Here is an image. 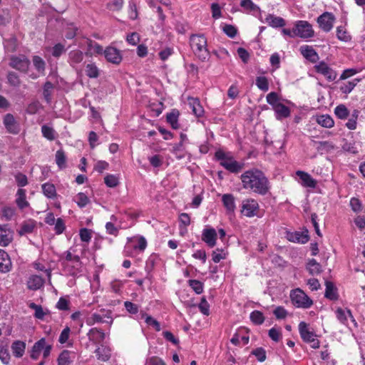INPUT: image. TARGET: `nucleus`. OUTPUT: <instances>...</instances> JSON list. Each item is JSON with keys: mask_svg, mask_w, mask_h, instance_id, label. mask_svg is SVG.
<instances>
[{"mask_svg": "<svg viewBox=\"0 0 365 365\" xmlns=\"http://www.w3.org/2000/svg\"><path fill=\"white\" fill-rule=\"evenodd\" d=\"M301 53L308 61L315 63L319 59L317 53L312 47H302Z\"/></svg>", "mask_w": 365, "mask_h": 365, "instance_id": "nucleus-31", "label": "nucleus"}, {"mask_svg": "<svg viewBox=\"0 0 365 365\" xmlns=\"http://www.w3.org/2000/svg\"><path fill=\"white\" fill-rule=\"evenodd\" d=\"M12 263L9 255L0 249V272L6 273L11 271Z\"/></svg>", "mask_w": 365, "mask_h": 365, "instance_id": "nucleus-22", "label": "nucleus"}, {"mask_svg": "<svg viewBox=\"0 0 365 365\" xmlns=\"http://www.w3.org/2000/svg\"><path fill=\"white\" fill-rule=\"evenodd\" d=\"M259 204L254 199H245L242 202L241 212L247 217H252L257 215Z\"/></svg>", "mask_w": 365, "mask_h": 365, "instance_id": "nucleus-9", "label": "nucleus"}, {"mask_svg": "<svg viewBox=\"0 0 365 365\" xmlns=\"http://www.w3.org/2000/svg\"><path fill=\"white\" fill-rule=\"evenodd\" d=\"M178 116L179 112L177 110H173L170 113L167 114V121L170 124L173 129H178L179 128Z\"/></svg>", "mask_w": 365, "mask_h": 365, "instance_id": "nucleus-37", "label": "nucleus"}, {"mask_svg": "<svg viewBox=\"0 0 365 365\" xmlns=\"http://www.w3.org/2000/svg\"><path fill=\"white\" fill-rule=\"evenodd\" d=\"M44 283V280L38 275H31L27 281V287L31 290L40 289Z\"/></svg>", "mask_w": 365, "mask_h": 365, "instance_id": "nucleus-28", "label": "nucleus"}, {"mask_svg": "<svg viewBox=\"0 0 365 365\" xmlns=\"http://www.w3.org/2000/svg\"><path fill=\"white\" fill-rule=\"evenodd\" d=\"M53 88V85L50 81L45 83L43 86V96L46 101L48 103L51 101V92Z\"/></svg>", "mask_w": 365, "mask_h": 365, "instance_id": "nucleus-58", "label": "nucleus"}, {"mask_svg": "<svg viewBox=\"0 0 365 365\" xmlns=\"http://www.w3.org/2000/svg\"><path fill=\"white\" fill-rule=\"evenodd\" d=\"M336 36L338 39L346 43L351 40L350 34L342 26H338L336 28Z\"/></svg>", "mask_w": 365, "mask_h": 365, "instance_id": "nucleus-46", "label": "nucleus"}, {"mask_svg": "<svg viewBox=\"0 0 365 365\" xmlns=\"http://www.w3.org/2000/svg\"><path fill=\"white\" fill-rule=\"evenodd\" d=\"M90 341L95 344H101L106 338L105 332L96 327L91 329L87 333Z\"/></svg>", "mask_w": 365, "mask_h": 365, "instance_id": "nucleus-20", "label": "nucleus"}, {"mask_svg": "<svg viewBox=\"0 0 365 365\" xmlns=\"http://www.w3.org/2000/svg\"><path fill=\"white\" fill-rule=\"evenodd\" d=\"M307 269L312 275L318 274L322 272V267L314 259H312L307 263Z\"/></svg>", "mask_w": 365, "mask_h": 365, "instance_id": "nucleus-42", "label": "nucleus"}, {"mask_svg": "<svg viewBox=\"0 0 365 365\" xmlns=\"http://www.w3.org/2000/svg\"><path fill=\"white\" fill-rule=\"evenodd\" d=\"M29 307L35 311L34 316L37 319H43L46 314V312L43 309L42 307L35 303H31Z\"/></svg>", "mask_w": 365, "mask_h": 365, "instance_id": "nucleus-50", "label": "nucleus"}, {"mask_svg": "<svg viewBox=\"0 0 365 365\" xmlns=\"http://www.w3.org/2000/svg\"><path fill=\"white\" fill-rule=\"evenodd\" d=\"M96 53L103 54L112 63L119 64L122 61L121 52L116 47H93Z\"/></svg>", "mask_w": 365, "mask_h": 365, "instance_id": "nucleus-6", "label": "nucleus"}, {"mask_svg": "<svg viewBox=\"0 0 365 365\" xmlns=\"http://www.w3.org/2000/svg\"><path fill=\"white\" fill-rule=\"evenodd\" d=\"M188 104L190 107L192 108V113L197 117H201L203 115L204 109L197 98H189Z\"/></svg>", "mask_w": 365, "mask_h": 365, "instance_id": "nucleus-27", "label": "nucleus"}, {"mask_svg": "<svg viewBox=\"0 0 365 365\" xmlns=\"http://www.w3.org/2000/svg\"><path fill=\"white\" fill-rule=\"evenodd\" d=\"M86 73L89 78H97L99 76V70L93 63H88L86 67Z\"/></svg>", "mask_w": 365, "mask_h": 365, "instance_id": "nucleus-52", "label": "nucleus"}, {"mask_svg": "<svg viewBox=\"0 0 365 365\" xmlns=\"http://www.w3.org/2000/svg\"><path fill=\"white\" fill-rule=\"evenodd\" d=\"M190 43V46H207V40L204 35H192Z\"/></svg>", "mask_w": 365, "mask_h": 365, "instance_id": "nucleus-44", "label": "nucleus"}, {"mask_svg": "<svg viewBox=\"0 0 365 365\" xmlns=\"http://www.w3.org/2000/svg\"><path fill=\"white\" fill-rule=\"evenodd\" d=\"M266 100L268 104H269L272 109L276 107L277 105L280 104L279 98L277 93L271 92L268 93L266 96Z\"/></svg>", "mask_w": 365, "mask_h": 365, "instance_id": "nucleus-49", "label": "nucleus"}, {"mask_svg": "<svg viewBox=\"0 0 365 365\" xmlns=\"http://www.w3.org/2000/svg\"><path fill=\"white\" fill-rule=\"evenodd\" d=\"M172 152L178 159H182V158H184L185 154L183 153V144H182V143L175 144L173 147Z\"/></svg>", "mask_w": 365, "mask_h": 365, "instance_id": "nucleus-62", "label": "nucleus"}, {"mask_svg": "<svg viewBox=\"0 0 365 365\" xmlns=\"http://www.w3.org/2000/svg\"><path fill=\"white\" fill-rule=\"evenodd\" d=\"M223 205L226 208L227 212H234L235 206V198L232 194H224L222 196Z\"/></svg>", "mask_w": 365, "mask_h": 365, "instance_id": "nucleus-26", "label": "nucleus"}, {"mask_svg": "<svg viewBox=\"0 0 365 365\" xmlns=\"http://www.w3.org/2000/svg\"><path fill=\"white\" fill-rule=\"evenodd\" d=\"M126 41L131 46H137L140 43V35L137 32H133L127 36Z\"/></svg>", "mask_w": 365, "mask_h": 365, "instance_id": "nucleus-63", "label": "nucleus"}, {"mask_svg": "<svg viewBox=\"0 0 365 365\" xmlns=\"http://www.w3.org/2000/svg\"><path fill=\"white\" fill-rule=\"evenodd\" d=\"M336 18L331 12H324L317 19L319 28L324 32H329L333 26Z\"/></svg>", "mask_w": 365, "mask_h": 365, "instance_id": "nucleus-8", "label": "nucleus"}, {"mask_svg": "<svg viewBox=\"0 0 365 365\" xmlns=\"http://www.w3.org/2000/svg\"><path fill=\"white\" fill-rule=\"evenodd\" d=\"M69 58L73 63H80L83 59V53L79 50H73L70 52Z\"/></svg>", "mask_w": 365, "mask_h": 365, "instance_id": "nucleus-57", "label": "nucleus"}, {"mask_svg": "<svg viewBox=\"0 0 365 365\" xmlns=\"http://www.w3.org/2000/svg\"><path fill=\"white\" fill-rule=\"evenodd\" d=\"M4 125L7 131L12 134H17L19 132V123L13 115L8 113L4 118Z\"/></svg>", "mask_w": 365, "mask_h": 365, "instance_id": "nucleus-19", "label": "nucleus"}, {"mask_svg": "<svg viewBox=\"0 0 365 365\" xmlns=\"http://www.w3.org/2000/svg\"><path fill=\"white\" fill-rule=\"evenodd\" d=\"M350 207L354 212H359L362 210L361 201L356 197H351L349 202Z\"/></svg>", "mask_w": 365, "mask_h": 365, "instance_id": "nucleus-61", "label": "nucleus"}, {"mask_svg": "<svg viewBox=\"0 0 365 365\" xmlns=\"http://www.w3.org/2000/svg\"><path fill=\"white\" fill-rule=\"evenodd\" d=\"M292 304L297 308L309 309L313 305V300L300 288L290 291Z\"/></svg>", "mask_w": 365, "mask_h": 365, "instance_id": "nucleus-3", "label": "nucleus"}, {"mask_svg": "<svg viewBox=\"0 0 365 365\" xmlns=\"http://www.w3.org/2000/svg\"><path fill=\"white\" fill-rule=\"evenodd\" d=\"M240 179L242 187L259 195H265L269 189V181L264 174L257 168L244 172Z\"/></svg>", "mask_w": 365, "mask_h": 365, "instance_id": "nucleus-1", "label": "nucleus"}, {"mask_svg": "<svg viewBox=\"0 0 365 365\" xmlns=\"http://www.w3.org/2000/svg\"><path fill=\"white\" fill-rule=\"evenodd\" d=\"M41 189L43 195L50 199H54L57 196L56 187L53 184L46 182L41 185Z\"/></svg>", "mask_w": 365, "mask_h": 365, "instance_id": "nucleus-32", "label": "nucleus"}, {"mask_svg": "<svg viewBox=\"0 0 365 365\" xmlns=\"http://www.w3.org/2000/svg\"><path fill=\"white\" fill-rule=\"evenodd\" d=\"M16 203L21 210H23L29 205V203L26 200V194L24 189L20 188L17 190Z\"/></svg>", "mask_w": 365, "mask_h": 365, "instance_id": "nucleus-30", "label": "nucleus"}, {"mask_svg": "<svg viewBox=\"0 0 365 365\" xmlns=\"http://www.w3.org/2000/svg\"><path fill=\"white\" fill-rule=\"evenodd\" d=\"M11 349L15 357L21 358L24 354L26 343L19 340L14 341L11 346Z\"/></svg>", "mask_w": 365, "mask_h": 365, "instance_id": "nucleus-25", "label": "nucleus"}, {"mask_svg": "<svg viewBox=\"0 0 365 365\" xmlns=\"http://www.w3.org/2000/svg\"><path fill=\"white\" fill-rule=\"evenodd\" d=\"M105 184L109 187H115L118 185V178L115 175H107L104 178Z\"/></svg>", "mask_w": 365, "mask_h": 365, "instance_id": "nucleus-55", "label": "nucleus"}, {"mask_svg": "<svg viewBox=\"0 0 365 365\" xmlns=\"http://www.w3.org/2000/svg\"><path fill=\"white\" fill-rule=\"evenodd\" d=\"M334 113L339 118L346 119L349 112L344 105H339L335 108Z\"/></svg>", "mask_w": 365, "mask_h": 365, "instance_id": "nucleus-51", "label": "nucleus"}, {"mask_svg": "<svg viewBox=\"0 0 365 365\" xmlns=\"http://www.w3.org/2000/svg\"><path fill=\"white\" fill-rule=\"evenodd\" d=\"M273 110L274 111L275 118L278 120L288 118L291 113L289 108L282 103L274 107Z\"/></svg>", "mask_w": 365, "mask_h": 365, "instance_id": "nucleus-24", "label": "nucleus"}, {"mask_svg": "<svg viewBox=\"0 0 365 365\" xmlns=\"http://www.w3.org/2000/svg\"><path fill=\"white\" fill-rule=\"evenodd\" d=\"M14 232L8 225H0V246H7L13 240Z\"/></svg>", "mask_w": 365, "mask_h": 365, "instance_id": "nucleus-15", "label": "nucleus"}, {"mask_svg": "<svg viewBox=\"0 0 365 365\" xmlns=\"http://www.w3.org/2000/svg\"><path fill=\"white\" fill-rule=\"evenodd\" d=\"M256 86L261 91H267L269 90L268 80L264 76H259L256 78Z\"/></svg>", "mask_w": 365, "mask_h": 365, "instance_id": "nucleus-54", "label": "nucleus"}, {"mask_svg": "<svg viewBox=\"0 0 365 365\" xmlns=\"http://www.w3.org/2000/svg\"><path fill=\"white\" fill-rule=\"evenodd\" d=\"M297 37L302 38H312L314 35V31L311 24L307 21H297L294 24V33Z\"/></svg>", "mask_w": 365, "mask_h": 365, "instance_id": "nucleus-7", "label": "nucleus"}, {"mask_svg": "<svg viewBox=\"0 0 365 365\" xmlns=\"http://www.w3.org/2000/svg\"><path fill=\"white\" fill-rule=\"evenodd\" d=\"M288 240L293 242L304 244L308 242L309 236L299 232H295L288 235Z\"/></svg>", "mask_w": 365, "mask_h": 365, "instance_id": "nucleus-33", "label": "nucleus"}, {"mask_svg": "<svg viewBox=\"0 0 365 365\" xmlns=\"http://www.w3.org/2000/svg\"><path fill=\"white\" fill-rule=\"evenodd\" d=\"M44 344H46V339L42 338L34 344L31 352V357L33 359H37L39 357Z\"/></svg>", "mask_w": 365, "mask_h": 365, "instance_id": "nucleus-34", "label": "nucleus"}, {"mask_svg": "<svg viewBox=\"0 0 365 365\" xmlns=\"http://www.w3.org/2000/svg\"><path fill=\"white\" fill-rule=\"evenodd\" d=\"M188 284L196 294H200L203 292V283L200 281L190 279Z\"/></svg>", "mask_w": 365, "mask_h": 365, "instance_id": "nucleus-53", "label": "nucleus"}, {"mask_svg": "<svg viewBox=\"0 0 365 365\" xmlns=\"http://www.w3.org/2000/svg\"><path fill=\"white\" fill-rule=\"evenodd\" d=\"M250 318L252 322L256 325H261L264 322V314L258 310L252 312L250 313Z\"/></svg>", "mask_w": 365, "mask_h": 365, "instance_id": "nucleus-43", "label": "nucleus"}, {"mask_svg": "<svg viewBox=\"0 0 365 365\" xmlns=\"http://www.w3.org/2000/svg\"><path fill=\"white\" fill-rule=\"evenodd\" d=\"M193 52L195 55L202 61L207 59L210 55L207 47H195Z\"/></svg>", "mask_w": 365, "mask_h": 365, "instance_id": "nucleus-45", "label": "nucleus"}, {"mask_svg": "<svg viewBox=\"0 0 365 365\" xmlns=\"http://www.w3.org/2000/svg\"><path fill=\"white\" fill-rule=\"evenodd\" d=\"M227 250L224 248H217L212 252V259L215 263L220 262L222 259L227 258Z\"/></svg>", "mask_w": 365, "mask_h": 365, "instance_id": "nucleus-35", "label": "nucleus"}, {"mask_svg": "<svg viewBox=\"0 0 365 365\" xmlns=\"http://www.w3.org/2000/svg\"><path fill=\"white\" fill-rule=\"evenodd\" d=\"M325 297L334 300L337 299V292L336 289L331 282H326V289H325Z\"/></svg>", "mask_w": 365, "mask_h": 365, "instance_id": "nucleus-38", "label": "nucleus"}, {"mask_svg": "<svg viewBox=\"0 0 365 365\" xmlns=\"http://www.w3.org/2000/svg\"><path fill=\"white\" fill-rule=\"evenodd\" d=\"M202 240L208 247H213L216 245L217 232L214 228H205L202 233Z\"/></svg>", "mask_w": 365, "mask_h": 365, "instance_id": "nucleus-18", "label": "nucleus"}, {"mask_svg": "<svg viewBox=\"0 0 365 365\" xmlns=\"http://www.w3.org/2000/svg\"><path fill=\"white\" fill-rule=\"evenodd\" d=\"M240 6L247 12L260 11V8L257 5H256L252 0H242L240 2Z\"/></svg>", "mask_w": 365, "mask_h": 365, "instance_id": "nucleus-39", "label": "nucleus"}, {"mask_svg": "<svg viewBox=\"0 0 365 365\" xmlns=\"http://www.w3.org/2000/svg\"><path fill=\"white\" fill-rule=\"evenodd\" d=\"M73 354L68 350H63L58 358V365H70L72 362L71 355Z\"/></svg>", "mask_w": 365, "mask_h": 365, "instance_id": "nucleus-36", "label": "nucleus"}, {"mask_svg": "<svg viewBox=\"0 0 365 365\" xmlns=\"http://www.w3.org/2000/svg\"><path fill=\"white\" fill-rule=\"evenodd\" d=\"M74 200L81 208L86 207L90 202L88 197L83 192L78 193Z\"/></svg>", "mask_w": 365, "mask_h": 365, "instance_id": "nucleus-47", "label": "nucleus"}, {"mask_svg": "<svg viewBox=\"0 0 365 365\" xmlns=\"http://www.w3.org/2000/svg\"><path fill=\"white\" fill-rule=\"evenodd\" d=\"M335 314L336 319L339 321L340 323L342 324L349 327V320L351 321V322L353 324L354 327H357V323L356 320L354 319L351 311L348 309H342V308H337L335 311Z\"/></svg>", "mask_w": 365, "mask_h": 365, "instance_id": "nucleus-11", "label": "nucleus"}, {"mask_svg": "<svg viewBox=\"0 0 365 365\" xmlns=\"http://www.w3.org/2000/svg\"><path fill=\"white\" fill-rule=\"evenodd\" d=\"M314 68L317 73L323 75L329 81H333L336 78L337 73L336 71L324 61L315 65Z\"/></svg>", "mask_w": 365, "mask_h": 365, "instance_id": "nucleus-12", "label": "nucleus"}, {"mask_svg": "<svg viewBox=\"0 0 365 365\" xmlns=\"http://www.w3.org/2000/svg\"><path fill=\"white\" fill-rule=\"evenodd\" d=\"M111 351V349L108 346L102 344L96 349L94 353L98 360L106 362L110 359Z\"/></svg>", "mask_w": 365, "mask_h": 365, "instance_id": "nucleus-21", "label": "nucleus"}, {"mask_svg": "<svg viewBox=\"0 0 365 365\" xmlns=\"http://www.w3.org/2000/svg\"><path fill=\"white\" fill-rule=\"evenodd\" d=\"M273 314L277 319H284L287 317L288 312L284 307L278 306L273 311Z\"/></svg>", "mask_w": 365, "mask_h": 365, "instance_id": "nucleus-59", "label": "nucleus"}, {"mask_svg": "<svg viewBox=\"0 0 365 365\" xmlns=\"http://www.w3.org/2000/svg\"><path fill=\"white\" fill-rule=\"evenodd\" d=\"M360 81V79L355 78L351 81H348L341 86L340 90L344 93H349L354 88L356 84Z\"/></svg>", "mask_w": 365, "mask_h": 365, "instance_id": "nucleus-48", "label": "nucleus"}, {"mask_svg": "<svg viewBox=\"0 0 365 365\" xmlns=\"http://www.w3.org/2000/svg\"><path fill=\"white\" fill-rule=\"evenodd\" d=\"M41 132L43 134V136L46 138H47L49 140H53L55 138V131L54 130L46 125H43L41 127Z\"/></svg>", "mask_w": 365, "mask_h": 365, "instance_id": "nucleus-56", "label": "nucleus"}, {"mask_svg": "<svg viewBox=\"0 0 365 365\" xmlns=\"http://www.w3.org/2000/svg\"><path fill=\"white\" fill-rule=\"evenodd\" d=\"M296 175L299 178V183L305 187L315 188L317 182L315 179H314L308 173L298 170L296 172Z\"/></svg>", "mask_w": 365, "mask_h": 365, "instance_id": "nucleus-14", "label": "nucleus"}, {"mask_svg": "<svg viewBox=\"0 0 365 365\" xmlns=\"http://www.w3.org/2000/svg\"><path fill=\"white\" fill-rule=\"evenodd\" d=\"M147 247V241L143 236H137L127 238V243L123 250V254L126 257H134L139 253L144 252Z\"/></svg>", "mask_w": 365, "mask_h": 365, "instance_id": "nucleus-2", "label": "nucleus"}, {"mask_svg": "<svg viewBox=\"0 0 365 365\" xmlns=\"http://www.w3.org/2000/svg\"><path fill=\"white\" fill-rule=\"evenodd\" d=\"M317 121L322 126L328 128L333 127L334 124V120L329 115H322L318 116Z\"/></svg>", "mask_w": 365, "mask_h": 365, "instance_id": "nucleus-40", "label": "nucleus"}, {"mask_svg": "<svg viewBox=\"0 0 365 365\" xmlns=\"http://www.w3.org/2000/svg\"><path fill=\"white\" fill-rule=\"evenodd\" d=\"M299 332L302 340L307 343L316 337L315 333L311 330L309 324L304 322H301L299 324Z\"/></svg>", "mask_w": 365, "mask_h": 365, "instance_id": "nucleus-17", "label": "nucleus"}, {"mask_svg": "<svg viewBox=\"0 0 365 365\" xmlns=\"http://www.w3.org/2000/svg\"><path fill=\"white\" fill-rule=\"evenodd\" d=\"M86 322L88 326H93L95 324L103 323H108L111 324L113 323L111 312L102 309L97 312L93 313L90 317H87Z\"/></svg>", "mask_w": 365, "mask_h": 365, "instance_id": "nucleus-5", "label": "nucleus"}, {"mask_svg": "<svg viewBox=\"0 0 365 365\" xmlns=\"http://www.w3.org/2000/svg\"><path fill=\"white\" fill-rule=\"evenodd\" d=\"M30 62L29 59L23 55L19 56H12L9 65L11 67L23 73L29 71Z\"/></svg>", "mask_w": 365, "mask_h": 365, "instance_id": "nucleus-10", "label": "nucleus"}, {"mask_svg": "<svg viewBox=\"0 0 365 365\" xmlns=\"http://www.w3.org/2000/svg\"><path fill=\"white\" fill-rule=\"evenodd\" d=\"M33 65L36 70V73H29V76L33 78L36 79L41 76L44 74L45 71V62L44 61L38 56H34L33 57Z\"/></svg>", "mask_w": 365, "mask_h": 365, "instance_id": "nucleus-16", "label": "nucleus"}, {"mask_svg": "<svg viewBox=\"0 0 365 365\" xmlns=\"http://www.w3.org/2000/svg\"><path fill=\"white\" fill-rule=\"evenodd\" d=\"M269 336L274 341L277 342L282 338V331L280 328L272 327L269 330Z\"/></svg>", "mask_w": 365, "mask_h": 365, "instance_id": "nucleus-60", "label": "nucleus"}, {"mask_svg": "<svg viewBox=\"0 0 365 365\" xmlns=\"http://www.w3.org/2000/svg\"><path fill=\"white\" fill-rule=\"evenodd\" d=\"M63 270L71 276H77L82 272V262L81 259L71 261L62 265Z\"/></svg>", "mask_w": 365, "mask_h": 365, "instance_id": "nucleus-13", "label": "nucleus"}, {"mask_svg": "<svg viewBox=\"0 0 365 365\" xmlns=\"http://www.w3.org/2000/svg\"><path fill=\"white\" fill-rule=\"evenodd\" d=\"M36 227V222L34 220L29 219L24 221L19 230H18V233L19 235H25L27 234L32 233L34 229Z\"/></svg>", "mask_w": 365, "mask_h": 365, "instance_id": "nucleus-23", "label": "nucleus"}, {"mask_svg": "<svg viewBox=\"0 0 365 365\" xmlns=\"http://www.w3.org/2000/svg\"><path fill=\"white\" fill-rule=\"evenodd\" d=\"M266 22L274 28H280L286 25L285 20L283 18L276 16L274 14H269L266 17Z\"/></svg>", "mask_w": 365, "mask_h": 365, "instance_id": "nucleus-29", "label": "nucleus"}, {"mask_svg": "<svg viewBox=\"0 0 365 365\" xmlns=\"http://www.w3.org/2000/svg\"><path fill=\"white\" fill-rule=\"evenodd\" d=\"M80 257L78 255H73L70 250H67L64 252L60 257L59 261L61 262V266L66 264L71 261H76V259H79Z\"/></svg>", "mask_w": 365, "mask_h": 365, "instance_id": "nucleus-41", "label": "nucleus"}, {"mask_svg": "<svg viewBox=\"0 0 365 365\" xmlns=\"http://www.w3.org/2000/svg\"><path fill=\"white\" fill-rule=\"evenodd\" d=\"M215 155L217 160H220V165L231 173H237L242 169V164L221 150H217Z\"/></svg>", "mask_w": 365, "mask_h": 365, "instance_id": "nucleus-4", "label": "nucleus"}, {"mask_svg": "<svg viewBox=\"0 0 365 365\" xmlns=\"http://www.w3.org/2000/svg\"><path fill=\"white\" fill-rule=\"evenodd\" d=\"M123 0H112L108 4V8L113 11H120L123 6Z\"/></svg>", "mask_w": 365, "mask_h": 365, "instance_id": "nucleus-64", "label": "nucleus"}]
</instances>
